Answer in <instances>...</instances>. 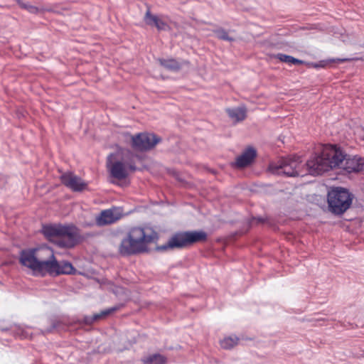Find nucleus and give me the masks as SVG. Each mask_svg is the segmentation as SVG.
I'll return each mask as SVG.
<instances>
[{
    "label": "nucleus",
    "instance_id": "f257e3e1",
    "mask_svg": "<svg viewBox=\"0 0 364 364\" xmlns=\"http://www.w3.org/2000/svg\"><path fill=\"white\" fill-rule=\"evenodd\" d=\"M308 172L312 176L321 175L338 168L347 173H358L364 168V158L347 154L340 146L325 144L319 154L312 156L306 164Z\"/></svg>",
    "mask_w": 364,
    "mask_h": 364
},
{
    "label": "nucleus",
    "instance_id": "f03ea898",
    "mask_svg": "<svg viewBox=\"0 0 364 364\" xmlns=\"http://www.w3.org/2000/svg\"><path fill=\"white\" fill-rule=\"evenodd\" d=\"M41 232L48 241L61 248L74 247L81 237L79 228L72 224H46Z\"/></svg>",
    "mask_w": 364,
    "mask_h": 364
},
{
    "label": "nucleus",
    "instance_id": "7ed1b4c3",
    "mask_svg": "<svg viewBox=\"0 0 364 364\" xmlns=\"http://www.w3.org/2000/svg\"><path fill=\"white\" fill-rule=\"evenodd\" d=\"M41 257L36 276H58L60 274H72L75 269L71 262L65 260L58 262L53 250L49 247H41Z\"/></svg>",
    "mask_w": 364,
    "mask_h": 364
},
{
    "label": "nucleus",
    "instance_id": "20e7f679",
    "mask_svg": "<svg viewBox=\"0 0 364 364\" xmlns=\"http://www.w3.org/2000/svg\"><path fill=\"white\" fill-rule=\"evenodd\" d=\"M153 240L154 237L151 235H146L144 228H132L122 240L119 252L124 256L144 252L147 250V244L152 242Z\"/></svg>",
    "mask_w": 364,
    "mask_h": 364
},
{
    "label": "nucleus",
    "instance_id": "39448f33",
    "mask_svg": "<svg viewBox=\"0 0 364 364\" xmlns=\"http://www.w3.org/2000/svg\"><path fill=\"white\" fill-rule=\"evenodd\" d=\"M207 233L200 230L183 231L175 233L166 244L157 247L159 251H166L173 248H184L198 242L207 240Z\"/></svg>",
    "mask_w": 364,
    "mask_h": 364
},
{
    "label": "nucleus",
    "instance_id": "423d86ee",
    "mask_svg": "<svg viewBox=\"0 0 364 364\" xmlns=\"http://www.w3.org/2000/svg\"><path fill=\"white\" fill-rule=\"evenodd\" d=\"M353 195L345 188H333L328 192L327 201L330 211L335 215L343 214L352 205Z\"/></svg>",
    "mask_w": 364,
    "mask_h": 364
},
{
    "label": "nucleus",
    "instance_id": "0eeeda50",
    "mask_svg": "<svg viewBox=\"0 0 364 364\" xmlns=\"http://www.w3.org/2000/svg\"><path fill=\"white\" fill-rule=\"evenodd\" d=\"M297 159L283 158L277 162L269 164V170L274 174L284 175L287 176H297L301 175L299 171L300 164Z\"/></svg>",
    "mask_w": 364,
    "mask_h": 364
},
{
    "label": "nucleus",
    "instance_id": "6e6552de",
    "mask_svg": "<svg viewBox=\"0 0 364 364\" xmlns=\"http://www.w3.org/2000/svg\"><path fill=\"white\" fill-rule=\"evenodd\" d=\"M132 147L138 151H146L153 149L161 138L153 133H139L131 136Z\"/></svg>",
    "mask_w": 364,
    "mask_h": 364
},
{
    "label": "nucleus",
    "instance_id": "1a4fd4ad",
    "mask_svg": "<svg viewBox=\"0 0 364 364\" xmlns=\"http://www.w3.org/2000/svg\"><path fill=\"white\" fill-rule=\"evenodd\" d=\"M41 252V248H31L21 250L19 255L20 264L31 269L34 276L37 272Z\"/></svg>",
    "mask_w": 364,
    "mask_h": 364
},
{
    "label": "nucleus",
    "instance_id": "9d476101",
    "mask_svg": "<svg viewBox=\"0 0 364 364\" xmlns=\"http://www.w3.org/2000/svg\"><path fill=\"white\" fill-rule=\"evenodd\" d=\"M60 178L61 183L73 192H81L87 188L88 183L72 172L63 173Z\"/></svg>",
    "mask_w": 364,
    "mask_h": 364
},
{
    "label": "nucleus",
    "instance_id": "9b49d317",
    "mask_svg": "<svg viewBox=\"0 0 364 364\" xmlns=\"http://www.w3.org/2000/svg\"><path fill=\"white\" fill-rule=\"evenodd\" d=\"M120 218V213L117 209H107L102 210L96 217V224L98 226H104L106 225L115 223Z\"/></svg>",
    "mask_w": 364,
    "mask_h": 364
},
{
    "label": "nucleus",
    "instance_id": "f8f14e48",
    "mask_svg": "<svg viewBox=\"0 0 364 364\" xmlns=\"http://www.w3.org/2000/svg\"><path fill=\"white\" fill-rule=\"evenodd\" d=\"M107 167L111 176L117 179H124L129 174L126 164L122 161L108 162Z\"/></svg>",
    "mask_w": 364,
    "mask_h": 364
},
{
    "label": "nucleus",
    "instance_id": "ddd939ff",
    "mask_svg": "<svg viewBox=\"0 0 364 364\" xmlns=\"http://www.w3.org/2000/svg\"><path fill=\"white\" fill-rule=\"evenodd\" d=\"M256 156V150L252 147H250L237 157L235 166L238 168L245 167L252 162Z\"/></svg>",
    "mask_w": 364,
    "mask_h": 364
},
{
    "label": "nucleus",
    "instance_id": "4468645a",
    "mask_svg": "<svg viewBox=\"0 0 364 364\" xmlns=\"http://www.w3.org/2000/svg\"><path fill=\"white\" fill-rule=\"evenodd\" d=\"M145 23L151 26H155L159 31L166 30L168 27L166 23L161 20L156 15H153L148 9L144 17Z\"/></svg>",
    "mask_w": 364,
    "mask_h": 364
},
{
    "label": "nucleus",
    "instance_id": "2eb2a0df",
    "mask_svg": "<svg viewBox=\"0 0 364 364\" xmlns=\"http://www.w3.org/2000/svg\"><path fill=\"white\" fill-rule=\"evenodd\" d=\"M226 112L230 118H231L235 122L244 120L247 116V109L245 106L228 108L226 109Z\"/></svg>",
    "mask_w": 364,
    "mask_h": 364
},
{
    "label": "nucleus",
    "instance_id": "dca6fc26",
    "mask_svg": "<svg viewBox=\"0 0 364 364\" xmlns=\"http://www.w3.org/2000/svg\"><path fill=\"white\" fill-rule=\"evenodd\" d=\"M167 358L160 353H153L141 358V361L144 364H166Z\"/></svg>",
    "mask_w": 364,
    "mask_h": 364
},
{
    "label": "nucleus",
    "instance_id": "f3484780",
    "mask_svg": "<svg viewBox=\"0 0 364 364\" xmlns=\"http://www.w3.org/2000/svg\"><path fill=\"white\" fill-rule=\"evenodd\" d=\"M117 309V307H111L105 310H102L98 314H94L92 316H85L84 318V322L86 324H91L97 320H99L102 318L106 317L109 315L112 312L115 311Z\"/></svg>",
    "mask_w": 364,
    "mask_h": 364
},
{
    "label": "nucleus",
    "instance_id": "a211bd4d",
    "mask_svg": "<svg viewBox=\"0 0 364 364\" xmlns=\"http://www.w3.org/2000/svg\"><path fill=\"white\" fill-rule=\"evenodd\" d=\"M161 66L171 71H178L181 68V64L173 58L159 60Z\"/></svg>",
    "mask_w": 364,
    "mask_h": 364
},
{
    "label": "nucleus",
    "instance_id": "6ab92c4d",
    "mask_svg": "<svg viewBox=\"0 0 364 364\" xmlns=\"http://www.w3.org/2000/svg\"><path fill=\"white\" fill-rule=\"evenodd\" d=\"M239 341L238 337L236 336H231L224 338L220 341V346L224 349H230L235 346Z\"/></svg>",
    "mask_w": 364,
    "mask_h": 364
},
{
    "label": "nucleus",
    "instance_id": "aec40b11",
    "mask_svg": "<svg viewBox=\"0 0 364 364\" xmlns=\"http://www.w3.org/2000/svg\"><path fill=\"white\" fill-rule=\"evenodd\" d=\"M276 58L279 60L281 62L287 63L289 64H298L302 65L304 62L301 60L294 58L291 55H288L283 53H278L276 55Z\"/></svg>",
    "mask_w": 364,
    "mask_h": 364
},
{
    "label": "nucleus",
    "instance_id": "412c9836",
    "mask_svg": "<svg viewBox=\"0 0 364 364\" xmlns=\"http://www.w3.org/2000/svg\"><path fill=\"white\" fill-rule=\"evenodd\" d=\"M17 2L21 8L27 10L31 14H37L38 12V9L36 6L30 4L28 2H24L22 0H17Z\"/></svg>",
    "mask_w": 364,
    "mask_h": 364
},
{
    "label": "nucleus",
    "instance_id": "4be33fe9",
    "mask_svg": "<svg viewBox=\"0 0 364 364\" xmlns=\"http://www.w3.org/2000/svg\"><path fill=\"white\" fill-rule=\"evenodd\" d=\"M215 33L216 34L217 37L220 39L228 41H234V38L232 37H230L228 32L223 29V28H219L215 31Z\"/></svg>",
    "mask_w": 364,
    "mask_h": 364
},
{
    "label": "nucleus",
    "instance_id": "5701e85b",
    "mask_svg": "<svg viewBox=\"0 0 364 364\" xmlns=\"http://www.w3.org/2000/svg\"><path fill=\"white\" fill-rule=\"evenodd\" d=\"M14 331L15 333L21 339L27 338L30 336V333L27 331V330L20 326H16Z\"/></svg>",
    "mask_w": 364,
    "mask_h": 364
},
{
    "label": "nucleus",
    "instance_id": "b1692460",
    "mask_svg": "<svg viewBox=\"0 0 364 364\" xmlns=\"http://www.w3.org/2000/svg\"><path fill=\"white\" fill-rule=\"evenodd\" d=\"M355 58H332L330 59L328 61L331 63H344L348 61H351L355 60Z\"/></svg>",
    "mask_w": 364,
    "mask_h": 364
},
{
    "label": "nucleus",
    "instance_id": "393cba45",
    "mask_svg": "<svg viewBox=\"0 0 364 364\" xmlns=\"http://www.w3.org/2000/svg\"><path fill=\"white\" fill-rule=\"evenodd\" d=\"M314 67L318 68L323 67V65H320V64H318V63H314Z\"/></svg>",
    "mask_w": 364,
    "mask_h": 364
},
{
    "label": "nucleus",
    "instance_id": "a878e982",
    "mask_svg": "<svg viewBox=\"0 0 364 364\" xmlns=\"http://www.w3.org/2000/svg\"><path fill=\"white\" fill-rule=\"evenodd\" d=\"M129 168L132 171H135V169H136L135 166H130Z\"/></svg>",
    "mask_w": 364,
    "mask_h": 364
},
{
    "label": "nucleus",
    "instance_id": "bb28decb",
    "mask_svg": "<svg viewBox=\"0 0 364 364\" xmlns=\"http://www.w3.org/2000/svg\"><path fill=\"white\" fill-rule=\"evenodd\" d=\"M92 224H91V223L87 224V226H92Z\"/></svg>",
    "mask_w": 364,
    "mask_h": 364
},
{
    "label": "nucleus",
    "instance_id": "cd10ccee",
    "mask_svg": "<svg viewBox=\"0 0 364 364\" xmlns=\"http://www.w3.org/2000/svg\"><path fill=\"white\" fill-rule=\"evenodd\" d=\"M363 47H364V44H363Z\"/></svg>",
    "mask_w": 364,
    "mask_h": 364
}]
</instances>
